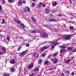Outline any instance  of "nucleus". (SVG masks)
<instances>
[{
  "label": "nucleus",
  "mask_w": 76,
  "mask_h": 76,
  "mask_svg": "<svg viewBox=\"0 0 76 76\" xmlns=\"http://www.w3.org/2000/svg\"><path fill=\"white\" fill-rule=\"evenodd\" d=\"M33 1L35 2V0H33Z\"/></svg>",
  "instance_id": "e2e57ef3"
},
{
  "label": "nucleus",
  "mask_w": 76,
  "mask_h": 76,
  "mask_svg": "<svg viewBox=\"0 0 76 76\" xmlns=\"http://www.w3.org/2000/svg\"><path fill=\"white\" fill-rule=\"evenodd\" d=\"M7 39L8 41H9V40L10 39V37H7Z\"/></svg>",
  "instance_id": "c9c22d12"
},
{
  "label": "nucleus",
  "mask_w": 76,
  "mask_h": 76,
  "mask_svg": "<svg viewBox=\"0 0 76 76\" xmlns=\"http://www.w3.org/2000/svg\"><path fill=\"white\" fill-rule=\"evenodd\" d=\"M25 53H26V51H23L22 52V53H20L19 55L20 56H23V55L25 54Z\"/></svg>",
  "instance_id": "423d86ee"
},
{
  "label": "nucleus",
  "mask_w": 76,
  "mask_h": 76,
  "mask_svg": "<svg viewBox=\"0 0 76 76\" xmlns=\"http://www.w3.org/2000/svg\"><path fill=\"white\" fill-rule=\"evenodd\" d=\"M63 51H64V49L63 50Z\"/></svg>",
  "instance_id": "69168bd1"
},
{
  "label": "nucleus",
  "mask_w": 76,
  "mask_h": 76,
  "mask_svg": "<svg viewBox=\"0 0 76 76\" xmlns=\"http://www.w3.org/2000/svg\"><path fill=\"white\" fill-rule=\"evenodd\" d=\"M17 21H18V20H17V19L15 18V22L17 23Z\"/></svg>",
  "instance_id": "a19ab883"
},
{
  "label": "nucleus",
  "mask_w": 76,
  "mask_h": 76,
  "mask_svg": "<svg viewBox=\"0 0 76 76\" xmlns=\"http://www.w3.org/2000/svg\"><path fill=\"white\" fill-rule=\"evenodd\" d=\"M58 54V53H57V52H56V53H54L53 55V57H55V56H57V55Z\"/></svg>",
  "instance_id": "4be33fe9"
},
{
  "label": "nucleus",
  "mask_w": 76,
  "mask_h": 76,
  "mask_svg": "<svg viewBox=\"0 0 76 76\" xmlns=\"http://www.w3.org/2000/svg\"><path fill=\"white\" fill-rule=\"evenodd\" d=\"M48 61H45V64H44V65L46 66L48 65Z\"/></svg>",
  "instance_id": "ddd939ff"
},
{
  "label": "nucleus",
  "mask_w": 76,
  "mask_h": 76,
  "mask_svg": "<svg viewBox=\"0 0 76 76\" xmlns=\"http://www.w3.org/2000/svg\"><path fill=\"white\" fill-rule=\"evenodd\" d=\"M3 10V8H2V7L0 5V12H1V11H2V10Z\"/></svg>",
  "instance_id": "a878e982"
},
{
  "label": "nucleus",
  "mask_w": 76,
  "mask_h": 76,
  "mask_svg": "<svg viewBox=\"0 0 76 76\" xmlns=\"http://www.w3.org/2000/svg\"><path fill=\"white\" fill-rule=\"evenodd\" d=\"M27 47H29V44H27L26 45Z\"/></svg>",
  "instance_id": "79ce46f5"
},
{
  "label": "nucleus",
  "mask_w": 76,
  "mask_h": 76,
  "mask_svg": "<svg viewBox=\"0 0 76 76\" xmlns=\"http://www.w3.org/2000/svg\"><path fill=\"white\" fill-rule=\"evenodd\" d=\"M0 37H2V35L0 34Z\"/></svg>",
  "instance_id": "052dcab7"
},
{
  "label": "nucleus",
  "mask_w": 76,
  "mask_h": 76,
  "mask_svg": "<svg viewBox=\"0 0 76 76\" xmlns=\"http://www.w3.org/2000/svg\"><path fill=\"white\" fill-rule=\"evenodd\" d=\"M64 27H65V26H66V25L65 24H64Z\"/></svg>",
  "instance_id": "0e129e2a"
},
{
  "label": "nucleus",
  "mask_w": 76,
  "mask_h": 76,
  "mask_svg": "<svg viewBox=\"0 0 76 76\" xmlns=\"http://www.w3.org/2000/svg\"><path fill=\"white\" fill-rule=\"evenodd\" d=\"M61 75L62 76H65L64 75V73H62Z\"/></svg>",
  "instance_id": "a18cd8bd"
},
{
  "label": "nucleus",
  "mask_w": 76,
  "mask_h": 76,
  "mask_svg": "<svg viewBox=\"0 0 76 76\" xmlns=\"http://www.w3.org/2000/svg\"><path fill=\"white\" fill-rule=\"evenodd\" d=\"M66 72H67V73H70V72L69 71H67Z\"/></svg>",
  "instance_id": "6e6d98bb"
},
{
  "label": "nucleus",
  "mask_w": 76,
  "mask_h": 76,
  "mask_svg": "<svg viewBox=\"0 0 76 76\" xmlns=\"http://www.w3.org/2000/svg\"><path fill=\"white\" fill-rule=\"evenodd\" d=\"M36 32H38L39 33V32H40V31H39V30L37 29L36 30Z\"/></svg>",
  "instance_id": "f704fd0d"
},
{
  "label": "nucleus",
  "mask_w": 76,
  "mask_h": 76,
  "mask_svg": "<svg viewBox=\"0 0 76 76\" xmlns=\"http://www.w3.org/2000/svg\"><path fill=\"white\" fill-rule=\"evenodd\" d=\"M34 73H32V74L29 75V76H34Z\"/></svg>",
  "instance_id": "4c0bfd02"
},
{
  "label": "nucleus",
  "mask_w": 76,
  "mask_h": 76,
  "mask_svg": "<svg viewBox=\"0 0 76 76\" xmlns=\"http://www.w3.org/2000/svg\"><path fill=\"white\" fill-rule=\"evenodd\" d=\"M1 54H3V53L0 52V55H1Z\"/></svg>",
  "instance_id": "de8ad7c7"
},
{
  "label": "nucleus",
  "mask_w": 76,
  "mask_h": 76,
  "mask_svg": "<svg viewBox=\"0 0 76 76\" xmlns=\"http://www.w3.org/2000/svg\"><path fill=\"white\" fill-rule=\"evenodd\" d=\"M34 67V64L32 63H31L28 66V67L29 69H31Z\"/></svg>",
  "instance_id": "f03ea898"
},
{
  "label": "nucleus",
  "mask_w": 76,
  "mask_h": 76,
  "mask_svg": "<svg viewBox=\"0 0 76 76\" xmlns=\"http://www.w3.org/2000/svg\"><path fill=\"white\" fill-rule=\"evenodd\" d=\"M50 60H51V61H53V58H51V59Z\"/></svg>",
  "instance_id": "5fc2aeb1"
},
{
  "label": "nucleus",
  "mask_w": 76,
  "mask_h": 76,
  "mask_svg": "<svg viewBox=\"0 0 76 76\" xmlns=\"http://www.w3.org/2000/svg\"><path fill=\"white\" fill-rule=\"evenodd\" d=\"M62 49H61V50H60V53H61V52H62Z\"/></svg>",
  "instance_id": "13d9d810"
},
{
  "label": "nucleus",
  "mask_w": 76,
  "mask_h": 76,
  "mask_svg": "<svg viewBox=\"0 0 76 76\" xmlns=\"http://www.w3.org/2000/svg\"><path fill=\"white\" fill-rule=\"evenodd\" d=\"M68 50H69L70 51L72 50V47H69L68 48Z\"/></svg>",
  "instance_id": "b1692460"
},
{
  "label": "nucleus",
  "mask_w": 76,
  "mask_h": 76,
  "mask_svg": "<svg viewBox=\"0 0 76 76\" xmlns=\"http://www.w3.org/2000/svg\"><path fill=\"white\" fill-rule=\"evenodd\" d=\"M39 70V68H37L34 69V71H38Z\"/></svg>",
  "instance_id": "7c9ffc66"
},
{
  "label": "nucleus",
  "mask_w": 76,
  "mask_h": 76,
  "mask_svg": "<svg viewBox=\"0 0 76 76\" xmlns=\"http://www.w3.org/2000/svg\"><path fill=\"white\" fill-rule=\"evenodd\" d=\"M57 42H58V41L57 42H53L52 43V44H53V45H54L55 46H56L57 44H58V43H57Z\"/></svg>",
  "instance_id": "f8f14e48"
},
{
  "label": "nucleus",
  "mask_w": 76,
  "mask_h": 76,
  "mask_svg": "<svg viewBox=\"0 0 76 76\" xmlns=\"http://www.w3.org/2000/svg\"><path fill=\"white\" fill-rule=\"evenodd\" d=\"M31 19L33 21V22H36L37 20L33 17H31Z\"/></svg>",
  "instance_id": "9b49d317"
},
{
  "label": "nucleus",
  "mask_w": 76,
  "mask_h": 76,
  "mask_svg": "<svg viewBox=\"0 0 76 76\" xmlns=\"http://www.w3.org/2000/svg\"><path fill=\"white\" fill-rule=\"evenodd\" d=\"M21 48H22V47H18V51H20V49H21Z\"/></svg>",
  "instance_id": "c756f323"
},
{
  "label": "nucleus",
  "mask_w": 76,
  "mask_h": 76,
  "mask_svg": "<svg viewBox=\"0 0 76 76\" xmlns=\"http://www.w3.org/2000/svg\"><path fill=\"white\" fill-rule=\"evenodd\" d=\"M26 9H24L25 11H28V12H30V9H29V8L28 7H27Z\"/></svg>",
  "instance_id": "9d476101"
},
{
  "label": "nucleus",
  "mask_w": 76,
  "mask_h": 76,
  "mask_svg": "<svg viewBox=\"0 0 76 76\" xmlns=\"http://www.w3.org/2000/svg\"><path fill=\"white\" fill-rule=\"evenodd\" d=\"M1 45L0 46V49L2 50L4 53L6 52V48L4 47H2V48H1Z\"/></svg>",
  "instance_id": "20e7f679"
},
{
  "label": "nucleus",
  "mask_w": 76,
  "mask_h": 76,
  "mask_svg": "<svg viewBox=\"0 0 76 76\" xmlns=\"http://www.w3.org/2000/svg\"><path fill=\"white\" fill-rule=\"evenodd\" d=\"M61 48H66V46H60Z\"/></svg>",
  "instance_id": "bb28decb"
},
{
  "label": "nucleus",
  "mask_w": 76,
  "mask_h": 76,
  "mask_svg": "<svg viewBox=\"0 0 76 76\" xmlns=\"http://www.w3.org/2000/svg\"><path fill=\"white\" fill-rule=\"evenodd\" d=\"M32 33H37V31L35 30H34L32 31Z\"/></svg>",
  "instance_id": "cd10ccee"
},
{
  "label": "nucleus",
  "mask_w": 76,
  "mask_h": 76,
  "mask_svg": "<svg viewBox=\"0 0 76 76\" xmlns=\"http://www.w3.org/2000/svg\"><path fill=\"white\" fill-rule=\"evenodd\" d=\"M22 3H23V4H25V3H26V2L25 1H23V2H22Z\"/></svg>",
  "instance_id": "603ef678"
},
{
  "label": "nucleus",
  "mask_w": 76,
  "mask_h": 76,
  "mask_svg": "<svg viewBox=\"0 0 76 76\" xmlns=\"http://www.w3.org/2000/svg\"><path fill=\"white\" fill-rule=\"evenodd\" d=\"M43 7H45V4H43L42 5Z\"/></svg>",
  "instance_id": "864d4df0"
},
{
  "label": "nucleus",
  "mask_w": 76,
  "mask_h": 76,
  "mask_svg": "<svg viewBox=\"0 0 76 76\" xmlns=\"http://www.w3.org/2000/svg\"><path fill=\"white\" fill-rule=\"evenodd\" d=\"M69 28L70 29V31L71 32H73V27H70Z\"/></svg>",
  "instance_id": "dca6fc26"
},
{
  "label": "nucleus",
  "mask_w": 76,
  "mask_h": 76,
  "mask_svg": "<svg viewBox=\"0 0 76 76\" xmlns=\"http://www.w3.org/2000/svg\"><path fill=\"white\" fill-rule=\"evenodd\" d=\"M4 21H5V20H4V19L3 18L2 19V24H4L5 23V22H4Z\"/></svg>",
  "instance_id": "c85d7f7f"
},
{
  "label": "nucleus",
  "mask_w": 76,
  "mask_h": 76,
  "mask_svg": "<svg viewBox=\"0 0 76 76\" xmlns=\"http://www.w3.org/2000/svg\"><path fill=\"white\" fill-rule=\"evenodd\" d=\"M14 1V0H9L8 2L9 3H12Z\"/></svg>",
  "instance_id": "393cba45"
},
{
  "label": "nucleus",
  "mask_w": 76,
  "mask_h": 76,
  "mask_svg": "<svg viewBox=\"0 0 76 76\" xmlns=\"http://www.w3.org/2000/svg\"><path fill=\"white\" fill-rule=\"evenodd\" d=\"M71 75H72V76H74V75H75V73L74 72H72Z\"/></svg>",
  "instance_id": "37998d69"
},
{
  "label": "nucleus",
  "mask_w": 76,
  "mask_h": 76,
  "mask_svg": "<svg viewBox=\"0 0 76 76\" xmlns=\"http://www.w3.org/2000/svg\"><path fill=\"white\" fill-rule=\"evenodd\" d=\"M5 60L6 61V62H7V59H5Z\"/></svg>",
  "instance_id": "680f3d73"
},
{
  "label": "nucleus",
  "mask_w": 76,
  "mask_h": 76,
  "mask_svg": "<svg viewBox=\"0 0 76 76\" xmlns=\"http://www.w3.org/2000/svg\"><path fill=\"white\" fill-rule=\"evenodd\" d=\"M42 37H47L48 36V34L47 33H44L42 34Z\"/></svg>",
  "instance_id": "1a4fd4ad"
},
{
  "label": "nucleus",
  "mask_w": 76,
  "mask_h": 76,
  "mask_svg": "<svg viewBox=\"0 0 76 76\" xmlns=\"http://www.w3.org/2000/svg\"><path fill=\"white\" fill-rule=\"evenodd\" d=\"M15 70V69L14 68H12L10 69V71L11 72H14Z\"/></svg>",
  "instance_id": "f3484780"
},
{
  "label": "nucleus",
  "mask_w": 76,
  "mask_h": 76,
  "mask_svg": "<svg viewBox=\"0 0 76 76\" xmlns=\"http://www.w3.org/2000/svg\"><path fill=\"white\" fill-rule=\"evenodd\" d=\"M31 6L32 7H34V6H35V4L34 3H32Z\"/></svg>",
  "instance_id": "72a5a7b5"
},
{
  "label": "nucleus",
  "mask_w": 76,
  "mask_h": 76,
  "mask_svg": "<svg viewBox=\"0 0 76 76\" xmlns=\"http://www.w3.org/2000/svg\"><path fill=\"white\" fill-rule=\"evenodd\" d=\"M47 26H48L47 25H46L45 26V27H47Z\"/></svg>",
  "instance_id": "bf43d9fd"
},
{
  "label": "nucleus",
  "mask_w": 76,
  "mask_h": 76,
  "mask_svg": "<svg viewBox=\"0 0 76 76\" xmlns=\"http://www.w3.org/2000/svg\"><path fill=\"white\" fill-rule=\"evenodd\" d=\"M21 28H25V26H24V24H23V23H22L21 24Z\"/></svg>",
  "instance_id": "412c9836"
},
{
  "label": "nucleus",
  "mask_w": 76,
  "mask_h": 76,
  "mask_svg": "<svg viewBox=\"0 0 76 76\" xmlns=\"http://www.w3.org/2000/svg\"><path fill=\"white\" fill-rule=\"evenodd\" d=\"M10 75L7 73H5L3 74V76H9Z\"/></svg>",
  "instance_id": "4468645a"
},
{
  "label": "nucleus",
  "mask_w": 76,
  "mask_h": 76,
  "mask_svg": "<svg viewBox=\"0 0 76 76\" xmlns=\"http://www.w3.org/2000/svg\"><path fill=\"white\" fill-rule=\"evenodd\" d=\"M69 76V75H68V76Z\"/></svg>",
  "instance_id": "338daca9"
},
{
  "label": "nucleus",
  "mask_w": 76,
  "mask_h": 76,
  "mask_svg": "<svg viewBox=\"0 0 76 76\" xmlns=\"http://www.w3.org/2000/svg\"><path fill=\"white\" fill-rule=\"evenodd\" d=\"M71 38V37H70V35H64L63 37V40H69Z\"/></svg>",
  "instance_id": "f257e3e1"
},
{
  "label": "nucleus",
  "mask_w": 76,
  "mask_h": 76,
  "mask_svg": "<svg viewBox=\"0 0 76 76\" xmlns=\"http://www.w3.org/2000/svg\"><path fill=\"white\" fill-rule=\"evenodd\" d=\"M10 63L11 64H15V61L13 60H12L10 61Z\"/></svg>",
  "instance_id": "6e6552de"
},
{
  "label": "nucleus",
  "mask_w": 76,
  "mask_h": 76,
  "mask_svg": "<svg viewBox=\"0 0 76 76\" xmlns=\"http://www.w3.org/2000/svg\"><path fill=\"white\" fill-rule=\"evenodd\" d=\"M36 54H37V53H35L34 54V56L35 57V56H36Z\"/></svg>",
  "instance_id": "3c124183"
},
{
  "label": "nucleus",
  "mask_w": 76,
  "mask_h": 76,
  "mask_svg": "<svg viewBox=\"0 0 76 76\" xmlns=\"http://www.w3.org/2000/svg\"><path fill=\"white\" fill-rule=\"evenodd\" d=\"M3 32V31L2 30H1L0 31V32Z\"/></svg>",
  "instance_id": "4d7b16f0"
},
{
  "label": "nucleus",
  "mask_w": 76,
  "mask_h": 76,
  "mask_svg": "<svg viewBox=\"0 0 76 76\" xmlns=\"http://www.w3.org/2000/svg\"><path fill=\"white\" fill-rule=\"evenodd\" d=\"M51 48L52 49H53V48H54V45H52V47H51Z\"/></svg>",
  "instance_id": "ea45409f"
},
{
  "label": "nucleus",
  "mask_w": 76,
  "mask_h": 76,
  "mask_svg": "<svg viewBox=\"0 0 76 76\" xmlns=\"http://www.w3.org/2000/svg\"><path fill=\"white\" fill-rule=\"evenodd\" d=\"M22 1H19L18 2V6H21L22 5Z\"/></svg>",
  "instance_id": "2eb2a0df"
},
{
  "label": "nucleus",
  "mask_w": 76,
  "mask_h": 76,
  "mask_svg": "<svg viewBox=\"0 0 76 76\" xmlns=\"http://www.w3.org/2000/svg\"><path fill=\"white\" fill-rule=\"evenodd\" d=\"M53 69H54L53 68H50L49 69V70H53Z\"/></svg>",
  "instance_id": "c03bdc74"
},
{
  "label": "nucleus",
  "mask_w": 76,
  "mask_h": 76,
  "mask_svg": "<svg viewBox=\"0 0 76 76\" xmlns=\"http://www.w3.org/2000/svg\"><path fill=\"white\" fill-rule=\"evenodd\" d=\"M49 22H56V20L54 18H50L49 20Z\"/></svg>",
  "instance_id": "0eeeda50"
},
{
  "label": "nucleus",
  "mask_w": 76,
  "mask_h": 76,
  "mask_svg": "<svg viewBox=\"0 0 76 76\" xmlns=\"http://www.w3.org/2000/svg\"><path fill=\"white\" fill-rule=\"evenodd\" d=\"M71 61L70 60H67L65 61V63H67V64H69V62Z\"/></svg>",
  "instance_id": "aec40b11"
},
{
  "label": "nucleus",
  "mask_w": 76,
  "mask_h": 76,
  "mask_svg": "<svg viewBox=\"0 0 76 76\" xmlns=\"http://www.w3.org/2000/svg\"><path fill=\"white\" fill-rule=\"evenodd\" d=\"M38 56H39V54L38 55Z\"/></svg>",
  "instance_id": "774afa93"
},
{
  "label": "nucleus",
  "mask_w": 76,
  "mask_h": 76,
  "mask_svg": "<svg viewBox=\"0 0 76 76\" xmlns=\"http://www.w3.org/2000/svg\"><path fill=\"white\" fill-rule=\"evenodd\" d=\"M69 1L70 4H72V1H71L70 0H69Z\"/></svg>",
  "instance_id": "49530a36"
},
{
  "label": "nucleus",
  "mask_w": 76,
  "mask_h": 76,
  "mask_svg": "<svg viewBox=\"0 0 76 76\" xmlns=\"http://www.w3.org/2000/svg\"><path fill=\"white\" fill-rule=\"evenodd\" d=\"M47 48H48V47H45L41 48L40 49V51H42V52H43L44 50H46V49H47Z\"/></svg>",
  "instance_id": "7ed1b4c3"
},
{
  "label": "nucleus",
  "mask_w": 76,
  "mask_h": 76,
  "mask_svg": "<svg viewBox=\"0 0 76 76\" xmlns=\"http://www.w3.org/2000/svg\"><path fill=\"white\" fill-rule=\"evenodd\" d=\"M57 60H55V61L53 62L54 64H56V63H57Z\"/></svg>",
  "instance_id": "58836bf2"
},
{
  "label": "nucleus",
  "mask_w": 76,
  "mask_h": 76,
  "mask_svg": "<svg viewBox=\"0 0 76 76\" xmlns=\"http://www.w3.org/2000/svg\"><path fill=\"white\" fill-rule=\"evenodd\" d=\"M45 12L47 14H48L49 13V10L48 9H47L45 11Z\"/></svg>",
  "instance_id": "6ab92c4d"
},
{
  "label": "nucleus",
  "mask_w": 76,
  "mask_h": 76,
  "mask_svg": "<svg viewBox=\"0 0 76 76\" xmlns=\"http://www.w3.org/2000/svg\"><path fill=\"white\" fill-rule=\"evenodd\" d=\"M2 2H3V4H4V3H5V1H4V0H2Z\"/></svg>",
  "instance_id": "8fccbe9b"
},
{
  "label": "nucleus",
  "mask_w": 76,
  "mask_h": 76,
  "mask_svg": "<svg viewBox=\"0 0 76 76\" xmlns=\"http://www.w3.org/2000/svg\"><path fill=\"white\" fill-rule=\"evenodd\" d=\"M21 22V21H20L19 20H18L17 22L16 23H20Z\"/></svg>",
  "instance_id": "473e14b6"
},
{
  "label": "nucleus",
  "mask_w": 76,
  "mask_h": 76,
  "mask_svg": "<svg viewBox=\"0 0 76 76\" xmlns=\"http://www.w3.org/2000/svg\"><path fill=\"white\" fill-rule=\"evenodd\" d=\"M42 63V60H39V64H41Z\"/></svg>",
  "instance_id": "e433bc0d"
},
{
  "label": "nucleus",
  "mask_w": 76,
  "mask_h": 76,
  "mask_svg": "<svg viewBox=\"0 0 76 76\" xmlns=\"http://www.w3.org/2000/svg\"><path fill=\"white\" fill-rule=\"evenodd\" d=\"M57 16H58V17H60L61 16H62V14H58L57 15Z\"/></svg>",
  "instance_id": "2f4dec72"
},
{
  "label": "nucleus",
  "mask_w": 76,
  "mask_h": 76,
  "mask_svg": "<svg viewBox=\"0 0 76 76\" xmlns=\"http://www.w3.org/2000/svg\"><path fill=\"white\" fill-rule=\"evenodd\" d=\"M45 56H46V54L45 53H44L41 55V57H44Z\"/></svg>",
  "instance_id": "5701e85b"
},
{
  "label": "nucleus",
  "mask_w": 76,
  "mask_h": 76,
  "mask_svg": "<svg viewBox=\"0 0 76 76\" xmlns=\"http://www.w3.org/2000/svg\"><path fill=\"white\" fill-rule=\"evenodd\" d=\"M51 13H54V11H53V10H52L51 11Z\"/></svg>",
  "instance_id": "09e8293b"
},
{
  "label": "nucleus",
  "mask_w": 76,
  "mask_h": 76,
  "mask_svg": "<svg viewBox=\"0 0 76 76\" xmlns=\"http://www.w3.org/2000/svg\"><path fill=\"white\" fill-rule=\"evenodd\" d=\"M42 2H41L39 4V5H38V6H37V7L38 8H39V7H41V6H42Z\"/></svg>",
  "instance_id": "a211bd4d"
},
{
  "label": "nucleus",
  "mask_w": 76,
  "mask_h": 76,
  "mask_svg": "<svg viewBox=\"0 0 76 76\" xmlns=\"http://www.w3.org/2000/svg\"><path fill=\"white\" fill-rule=\"evenodd\" d=\"M52 4L53 7H54L57 5V3L55 1H53L52 2Z\"/></svg>",
  "instance_id": "39448f33"
}]
</instances>
